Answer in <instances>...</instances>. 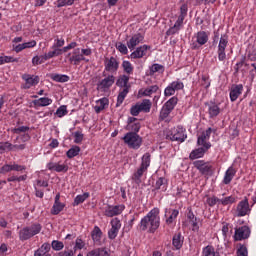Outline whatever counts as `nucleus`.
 <instances>
[{
  "label": "nucleus",
  "instance_id": "nucleus-56",
  "mask_svg": "<svg viewBox=\"0 0 256 256\" xmlns=\"http://www.w3.org/2000/svg\"><path fill=\"white\" fill-rule=\"evenodd\" d=\"M110 225L112 229L119 231L121 229V220L114 218L111 220Z\"/></svg>",
  "mask_w": 256,
  "mask_h": 256
},
{
  "label": "nucleus",
  "instance_id": "nucleus-20",
  "mask_svg": "<svg viewBox=\"0 0 256 256\" xmlns=\"http://www.w3.org/2000/svg\"><path fill=\"white\" fill-rule=\"evenodd\" d=\"M141 129V122H139V120H137V118L135 117H129L127 120V126H126V130L130 131V133H139Z\"/></svg>",
  "mask_w": 256,
  "mask_h": 256
},
{
  "label": "nucleus",
  "instance_id": "nucleus-53",
  "mask_svg": "<svg viewBox=\"0 0 256 256\" xmlns=\"http://www.w3.org/2000/svg\"><path fill=\"white\" fill-rule=\"evenodd\" d=\"M51 245L54 251H61L65 247V244L59 240H53Z\"/></svg>",
  "mask_w": 256,
  "mask_h": 256
},
{
  "label": "nucleus",
  "instance_id": "nucleus-24",
  "mask_svg": "<svg viewBox=\"0 0 256 256\" xmlns=\"http://www.w3.org/2000/svg\"><path fill=\"white\" fill-rule=\"evenodd\" d=\"M69 61L72 63V65H79L81 61H85V57L83 54H81V48H76L73 50Z\"/></svg>",
  "mask_w": 256,
  "mask_h": 256
},
{
  "label": "nucleus",
  "instance_id": "nucleus-8",
  "mask_svg": "<svg viewBox=\"0 0 256 256\" xmlns=\"http://www.w3.org/2000/svg\"><path fill=\"white\" fill-rule=\"evenodd\" d=\"M227 45H229V36L223 34L218 43L217 55L219 61H225L227 59V53L225 52Z\"/></svg>",
  "mask_w": 256,
  "mask_h": 256
},
{
  "label": "nucleus",
  "instance_id": "nucleus-55",
  "mask_svg": "<svg viewBox=\"0 0 256 256\" xmlns=\"http://www.w3.org/2000/svg\"><path fill=\"white\" fill-rule=\"evenodd\" d=\"M170 114H171V110L168 109L167 107L163 106L161 111H160V119H161V121L167 119Z\"/></svg>",
  "mask_w": 256,
  "mask_h": 256
},
{
  "label": "nucleus",
  "instance_id": "nucleus-43",
  "mask_svg": "<svg viewBox=\"0 0 256 256\" xmlns=\"http://www.w3.org/2000/svg\"><path fill=\"white\" fill-rule=\"evenodd\" d=\"M122 69H123L124 73H126L127 75H133L134 68H133V64H131V62L124 60L122 62Z\"/></svg>",
  "mask_w": 256,
  "mask_h": 256
},
{
  "label": "nucleus",
  "instance_id": "nucleus-60",
  "mask_svg": "<svg viewBox=\"0 0 256 256\" xmlns=\"http://www.w3.org/2000/svg\"><path fill=\"white\" fill-rule=\"evenodd\" d=\"M249 252L247 251V246L240 245L237 250V256H248Z\"/></svg>",
  "mask_w": 256,
  "mask_h": 256
},
{
  "label": "nucleus",
  "instance_id": "nucleus-26",
  "mask_svg": "<svg viewBox=\"0 0 256 256\" xmlns=\"http://www.w3.org/2000/svg\"><path fill=\"white\" fill-rule=\"evenodd\" d=\"M243 93V86L241 84L232 85L230 88V100L235 102L236 99H239V96Z\"/></svg>",
  "mask_w": 256,
  "mask_h": 256
},
{
  "label": "nucleus",
  "instance_id": "nucleus-47",
  "mask_svg": "<svg viewBox=\"0 0 256 256\" xmlns=\"http://www.w3.org/2000/svg\"><path fill=\"white\" fill-rule=\"evenodd\" d=\"M45 61H47L45 54L40 55V56H34L32 58V65H34V66L41 65V64L45 63Z\"/></svg>",
  "mask_w": 256,
  "mask_h": 256
},
{
  "label": "nucleus",
  "instance_id": "nucleus-14",
  "mask_svg": "<svg viewBox=\"0 0 256 256\" xmlns=\"http://www.w3.org/2000/svg\"><path fill=\"white\" fill-rule=\"evenodd\" d=\"M211 133V128H208L206 131L202 132V134L198 136L197 145L206 149H211V142H209V139L211 138Z\"/></svg>",
  "mask_w": 256,
  "mask_h": 256
},
{
  "label": "nucleus",
  "instance_id": "nucleus-9",
  "mask_svg": "<svg viewBox=\"0 0 256 256\" xmlns=\"http://www.w3.org/2000/svg\"><path fill=\"white\" fill-rule=\"evenodd\" d=\"M209 41V33L205 31H198L193 37L192 48L199 49Z\"/></svg>",
  "mask_w": 256,
  "mask_h": 256
},
{
  "label": "nucleus",
  "instance_id": "nucleus-6",
  "mask_svg": "<svg viewBox=\"0 0 256 256\" xmlns=\"http://www.w3.org/2000/svg\"><path fill=\"white\" fill-rule=\"evenodd\" d=\"M166 137L167 139H170V141L183 143V141L187 139V134H185V128H183V126H178L168 131Z\"/></svg>",
  "mask_w": 256,
  "mask_h": 256
},
{
  "label": "nucleus",
  "instance_id": "nucleus-49",
  "mask_svg": "<svg viewBox=\"0 0 256 256\" xmlns=\"http://www.w3.org/2000/svg\"><path fill=\"white\" fill-rule=\"evenodd\" d=\"M115 47L122 55H127V53H129L128 46L123 44V42H117Z\"/></svg>",
  "mask_w": 256,
  "mask_h": 256
},
{
  "label": "nucleus",
  "instance_id": "nucleus-29",
  "mask_svg": "<svg viewBox=\"0 0 256 256\" xmlns=\"http://www.w3.org/2000/svg\"><path fill=\"white\" fill-rule=\"evenodd\" d=\"M207 151H209V149H207L205 147H200V148L194 149L191 151L189 158L191 160L201 159L202 157L205 156V153H207Z\"/></svg>",
  "mask_w": 256,
  "mask_h": 256
},
{
  "label": "nucleus",
  "instance_id": "nucleus-44",
  "mask_svg": "<svg viewBox=\"0 0 256 256\" xmlns=\"http://www.w3.org/2000/svg\"><path fill=\"white\" fill-rule=\"evenodd\" d=\"M237 201V198L235 196H227L220 199V205H223L224 207L227 205H233Z\"/></svg>",
  "mask_w": 256,
  "mask_h": 256
},
{
  "label": "nucleus",
  "instance_id": "nucleus-10",
  "mask_svg": "<svg viewBox=\"0 0 256 256\" xmlns=\"http://www.w3.org/2000/svg\"><path fill=\"white\" fill-rule=\"evenodd\" d=\"M194 167L199 170L201 175H213V165L211 162H205V160H196L193 163Z\"/></svg>",
  "mask_w": 256,
  "mask_h": 256
},
{
  "label": "nucleus",
  "instance_id": "nucleus-4",
  "mask_svg": "<svg viewBox=\"0 0 256 256\" xmlns=\"http://www.w3.org/2000/svg\"><path fill=\"white\" fill-rule=\"evenodd\" d=\"M42 226L39 223H34L28 227H24L19 232L20 241H27L31 239V237H35V235H39L41 233Z\"/></svg>",
  "mask_w": 256,
  "mask_h": 256
},
{
  "label": "nucleus",
  "instance_id": "nucleus-52",
  "mask_svg": "<svg viewBox=\"0 0 256 256\" xmlns=\"http://www.w3.org/2000/svg\"><path fill=\"white\" fill-rule=\"evenodd\" d=\"M179 31H181V28L179 26H177L176 24H174L172 27H170L166 31V35H167V37H170V35H177V33H179Z\"/></svg>",
  "mask_w": 256,
  "mask_h": 256
},
{
  "label": "nucleus",
  "instance_id": "nucleus-28",
  "mask_svg": "<svg viewBox=\"0 0 256 256\" xmlns=\"http://www.w3.org/2000/svg\"><path fill=\"white\" fill-rule=\"evenodd\" d=\"M110 255L111 253L109 252V249L105 247L94 248L86 254V256H110Z\"/></svg>",
  "mask_w": 256,
  "mask_h": 256
},
{
  "label": "nucleus",
  "instance_id": "nucleus-42",
  "mask_svg": "<svg viewBox=\"0 0 256 256\" xmlns=\"http://www.w3.org/2000/svg\"><path fill=\"white\" fill-rule=\"evenodd\" d=\"M81 153V148L79 146H72L67 152L66 156L68 159H73V157H77Z\"/></svg>",
  "mask_w": 256,
  "mask_h": 256
},
{
  "label": "nucleus",
  "instance_id": "nucleus-23",
  "mask_svg": "<svg viewBox=\"0 0 256 256\" xmlns=\"http://www.w3.org/2000/svg\"><path fill=\"white\" fill-rule=\"evenodd\" d=\"M165 217H166V224L173 225L175 221L177 220V217H179V210L177 209H166L165 210Z\"/></svg>",
  "mask_w": 256,
  "mask_h": 256
},
{
  "label": "nucleus",
  "instance_id": "nucleus-63",
  "mask_svg": "<svg viewBox=\"0 0 256 256\" xmlns=\"http://www.w3.org/2000/svg\"><path fill=\"white\" fill-rule=\"evenodd\" d=\"M163 69V66H161L160 64H153L150 67V75H155V73H159V71H161Z\"/></svg>",
  "mask_w": 256,
  "mask_h": 256
},
{
  "label": "nucleus",
  "instance_id": "nucleus-62",
  "mask_svg": "<svg viewBox=\"0 0 256 256\" xmlns=\"http://www.w3.org/2000/svg\"><path fill=\"white\" fill-rule=\"evenodd\" d=\"M248 59L250 61H256V47H250L248 49Z\"/></svg>",
  "mask_w": 256,
  "mask_h": 256
},
{
  "label": "nucleus",
  "instance_id": "nucleus-19",
  "mask_svg": "<svg viewBox=\"0 0 256 256\" xmlns=\"http://www.w3.org/2000/svg\"><path fill=\"white\" fill-rule=\"evenodd\" d=\"M63 209H65V203L61 202V194L58 193L54 198V204L50 213L51 215H59Z\"/></svg>",
  "mask_w": 256,
  "mask_h": 256
},
{
  "label": "nucleus",
  "instance_id": "nucleus-12",
  "mask_svg": "<svg viewBox=\"0 0 256 256\" xmlns=\"http://www.w3.org/2000/svg\"><path fill=\"white\" fill-rule=\"evenodd\" d=\"M184 87L185 85L181 80L173 81L164 89V95L165 97H172L176 91H181Z\"/></svg>",
  "mask_w": 256,
  "mask_h": 256
},
{
  "label": "nucleus",
  "instance_id": "nucleus-39",
  "mask_svg": "<svg viewBox=\"0 0 256 256\" xmlns=\"http://www.w3.org/2000/svg\"><path fill=\"white\" fill-rule=\"evenodd\" d=\"M202 256H219V252L215 251V247L208 245L203 248Z\"/></svg>",
  "mask_w": 256,
  "mask_h": 256
},
{
  "label": "nucleus",
  "instance_id": "nucleus-37",
  "mask_svg": "<svg viewBox=\"0 0 256 256\" xmlns=\"http://www.w3.org/2000/svg\"><path fill=\"white\" fill-rule=\"evenodd\" d=\"M89 195L90 194L88 192L77 195L74 198L73 206L77 207V205H81V203H85V201H87V199H89Z\"/></svg>",
  "mask_w": 256,
  "mask_h": 256
},
{
  "label": "nucleus",
  "instance_id": "nucleus-64",
  "mask_svg": "<svg viewBox=\"0 0 256 256\" xmlns=\"http://www.w3.org/2000/svg\"><path fill=\"white\" fill-rule=\"evenodd\" d=\"M85 247V242L81 240V238H77L75 241L74 251L76 252L77 249H83Z\"/></svg>",
  "mask_w": 256,
  "mask_h": 256
},
{
  "label": "nucleus",
  "instance_id": "nucleus-54",
  "mask_svg": "<svg viewBox=\"0 0 256 256\" xmlns=\"http://www.w3.org/2000/svg\"><path fill=\"white\" fill-rule=\"evenodd\" d=\"M58 256H75V250L66 246L63 251L58 253Z\"/></svg>",
  "mask_w": 256,
  "mask_h": 256
},
{
  "label": "nucleus",
  "instance_id": "nucleus-7",
  "mask_svg": "<svg viewBox=\"0 0 256 256\" xmlns=\"http://www.w3.org/2000/svg\"><path fill=\"white\" fill-rule=\"evenodd\" d=\"M145 42V33L143 32H136L131 36L127 37L126 45L130 51H133L137 45H141V43Z\"/></svg>",
  "mask_w": 256,
  "mask_h": 256
},
{
  "label": "nucleus",
  "instance_id": "nucleus-59",
  "mask_svg": "<svg viewBox=\"0 0 256 256\" xmlns=\"http://www.w3.org/2000/svg\"><path fill=\"white\" fill-rule=\"evenodd\" d=\"M65 45V39L63 38H56L54 40V44L52 46V49H59V47H63Z\"/></svg>",
  "mask_w": 256,
  "mask_h": 256
},
{
  "label": "nucleus",
  "instance_id": "nucleus-61",
  "mask_svg": "<svg viewBox=\"0 0 256 256\" xmlns=\"http://www.w3.org/2000/svg\"><path fill=\"white\" fill-rule=\"evenodd\" d=\"M74 137V143H82L84 135L81 133V131H76L73 133Z\"/></svg>",
  "mask_w": 256,
  "mask_h": 256
},
{
  "label": "nucleus",
  "instance_id": "nucleus-31",
  "mask_svg": "<svg viewBox=\"0 0 256 256\" xmlns=\"http://www.w3.org/2000/svg\"><path fill=\"white\" fill-rule=\"evenodd\" d=\"M53 103V99L49 97H41L33 101L36 107H49Z\"/></svg>",
  "mask_w": 256,
  "mask_h": 256
},
{
  "label": "nucleus",
  "instance_id": "nucleus-34",
  "mask_svg": "<svg viewBox=\"0 0 256 256\" xmlns=\"http://www.w3.org/2000/svg\"><path fill=\"white\" fill-rule=\"evenodd\" d=\"M145 172H147V170H144L143 168H139L136 172H134L131 179L135 185H141V177H143Z\"/></svg>",
  "mask_w": 256,
  "mask_h": 256
},
{
  "label": "nucleus",
  "instance_id": "nucleus-41",
  "mask_svg": "<svg viewBox=\"0 0 256 256\" xmlns=\"http://www.w3.org/2000/svg\"><path fill=\"white\" fill-rule=\"evenodd\" d=\"M52 81H56V83H67L69 81V76L65 74H51Z\"/></svg>",
  "mask_w": 256,
  "mask_h": 256
},
{
  "label": "nucleus",
  "instance_id": "nucleus-18",
  "mask_svg": "<svg viewBox=\"0 0 256 256\" xmlns=\"http://www.w3.org/2000/svg\"><path fill=\"white\" fill-rule=\"evenodd\" d=\"M151 49V46L144 44L139 47H137L131 54L130 58L131 59H143L145 55H147V51Z\"/></svg>",
  "mask_w": 256,
  "mask_h": 256
},
{
  "label": "nucleus",
  "instance_id": "nucleus-40",
  "mask_svg": "<svg viewBox=\"0 0 256 256\" xmlns=\"http://www.w3.org/2000/svg\"><path fill=\"white\" fill-rule=\"evenodd\" d=\"M52 49V51H49L48 53L44 54L46 57V61H49V59H53V57H59V55H63V50H61V48Z\"/></svg>",
  "mask_w": 256,
  "mask_h": 256
},
{
  "label": "nucleus",
  "instance_id": "nucleus-3",
  "mask_svg": "<svg viewBox=\"0 0 256 256\" xmlns=\"http://www.w3.org/2000/svg\"><path fill=\"white\" fill-rule=\"evenodd\" d=\"M129 149H139L143 145V138L135 132H127L122 138Z\"/></svg>",
  "mask_w": 256,
  "mask_h": 256
},
{
  "label": "nucleus",
  "instance_id": "nucleus-1",
  "mask_svg": "<svg viewBox=\"0 0 256 256\" xmlns=\"http://www.w3.org/2000/svg\"><path fill=\"white\" fill-rule=\"evenodd\" d=\"M160 225L161 217L159 216V208H153L140 221L141 231H149V233H155V230L159 229Z\"/></svg>",
  "mask_w": 256,
  "mask_h": 256
},
{
  "label": "nucleus",
  "instance_id": "nucleus-15",
  "mask_svg": "<svg viewBox=\"0 0 256 256\" xmlns=\"http://www.w3.org/2000/svg\"><path fill=\"white\" fill-rule=\"evenodd\" d=\"M251 213V208H249V200L244 199L240 201L236 207V217H245Z\"/></svg>",
  "mask_w": 256,
  "mask_h": 256
},
{
  "label": "nucleus",
  "instance_id": "nucleus-5",
  "mask_svg": "<svg viewBox=\"0 0 256 256\" xmlns=\"http://www.w3.org/2000/svg\"><path fill=\"white\" fill-rule=\"evenodd\" d=\"M152 106H153V103H151V100L144 99L141 102H137L135 105H133L130 108V114L133 117H137L139 113H150Z\"/></svg>",
  "mask_w": 256,
  "mask_h": 256
},
{
  "label": "nucleus",
  "instance_id": "nucleus-51",
  "mask_svg": "<svg viewBox=\"0 0 256 256\" xmlns=\"http://www.w3.org/2000/svg\"><path fill=\"white\" fill-rule=\"evenodd\" d=\"M207 203L209 207H215V205H221V199L217 198V196H212L207 199Z\"/></svg>",
  "mask_w": 256,
  "mask_h": 256
},
{
  "label": "nucleus",
  "instance_id": "nucleus-46",
  "mask_svg": "<svg viewBox=\"0 0 256 256\" xmlns=\"http://www.w3.org/2000/svg\"><path fill=\"white\" fill-rule=\"evenodd\" d=\"M19 59L13 56H0V65H5V63H17Z\"/></svg>",
  "mask_w": 256,
  "mask_h": 256
},
{
  "label": "nucleus",
  "instance_id": "nucleus-38",
  "mask_svg": "<svg viewBox=\"0 0 256 256\" xmlns=\"http://www.w3.org/2000/svg\"><path fill=\"white\" fill-rule=\"evenodd\" d=\"M129 94V88H123L117 97V103H116V107H119L120 105L123 104V101H125V97H127V95Z\"/></svg>",
  "mask_w": 256,
  "mask_h": 256
},
{
  "label": "nucleus",
  "instance_id": "nucleus-11",
  "mask_svg": "<svg viewBox=\"0 0 256 256\" xmlns=\"http://www.w3.org/2000/svg\"><path fill=\"white\" fill-rule=\"evenodd\" d=\"M125 211V205H106L104 207V215L106 217H117V215H121Z\"/></svg>",
  "mask_w": 256,
  "mask_h": 256
},
{
  "label": "nucleus",
  "instance_id": "nucleus-13",
  "mask_svg": "<svg viewBox=\"0 0 256 256\" xmlns=\"http://www.w3.org/2000/svg\"><path fill=\"white\" fill-rule=\"evenodd\" d=\"M104 71L105 73H116L119 71V61L115 57L105 58L104 60Z\"/></svg>",
  "mask_w": 256,
  "mask_h": 256
},
{
  "label": "nucleus",
  "instance_id": "nucleus-27",
  "mask_svg": "<svg viewBox=\"0 0 256 256\" xmlns=\"http://www.w3.org/2000/svg\"><path fill=\"white\" fill-rule=\"evenodd\" d=\"M208 107V115L210 119H215V117H218L219 113H221V108L213 102H210L206 104Z\"/></svg>",
  "mask_w": 256,
  "mask_h": 256
},
{
  "label": "nucleus",
  "instance_id": "nucleus-16",
  "mask_svg": "<svg viewBox=\"0 0 256 256\" xmlns=\"http://www.w3.org/2000/svg\"><path fill=\"white\" fill-rule=\"evenodd\" d=\"M251 235V230L247 226H242L235 229L234 241H243L249 239Z\"/></svg>",
  "mask_w": 256,
  "mask_h": 256
},
{
  "label": "nucleus",
  "instance_id": "nucleus-45",
  "mask_svg": "<svg viewBox=\"0 0 256 256\" xmlns=\"http://www.w3.org/2000/svg\"><path fill=\"white\" fill-rule=\"evenodd\" d=\"M156 189H162V191H167V179L160 177L155 184Z\"/></svg>",
  "mask_w": 256,
  "mask_h": 256
},
{
  "label": "nucleus",
  "instance_id": "nucleus-22",
  "mask_svg": "<svg viewBox=\"0 0 256 256\" xmlns=\"http://www.w3.org/2000/svg\"><path fill=\"white\" fill-rule=\"evenodd\" d=\"M16 149L23 150L25 149V145H13L10 142H0V155H3V153H7L9 151H15Z\"/></svg>",
  "mask_w": 256,
  "mask_h": 256
},
{
  "label": "nucleus",
  "instance_id": "nucleus-25",
  "mask_svg": "<svg viewBox=\"0 0 256 256\" xmlns=\"http://www.w3.org/2000/svg\"><path fill=\"white\" fill-rule=\"evenodd\" d=\"M107 107H109V99L107 97H103L96 100L94 111L95 113H101V111H105Z\"/></svg>",
  "mask_w": 256,
  "mask_h": 256
},
{
  "label": "nucleus",
  "instance_id": "nucleus-36",
  "mask_svg": "<svg viewBox=\"0 0 256 256\" xmlns=\"http://www.w3.org/2000/svg\"><path fill=\"white\" fill-rule=\"evenodd\" d=\"M150 165H151V154L145 153L142 156V162L140 165V169H144V171H147V169H149Z\"/></svg>",
  "mask_w": 256,
  "mask_h": 256
},
{
  "label": "nucleus",
  "instance_id": "nucleus-50",
  "mask_svg": "<svg viewBox=\"0 0 256 256\" xmlns=\"http://www.w3.org/2000/svg\"><path fill=\"white\" fill-rule=\"evenodd\" d=\"M101 235H103L101 228H99V226H95L94 230L92 231L93 241H99V239H101Z\"/></svg>",
  "mask_w": 256,
  "mask_h": 256
},
{
  "label": "nucleus",
  "instance_id": "nucleus-21",
  "mask_svg": "<svg viewBox=\"0 0 256 256\" xmlns=\"http://www.w3.org/2000/svg\"><path fill=\"white\" fill-rule=\"evenodd\" d=\"M22 79L25 81L24 89H31V87L39 85V76L24 74Z\"/></svg>",
  "mask_w": 256,
  "mask_h": 256
},
{
  "label": "nucleus",
  "instance_id": "nucleus-58",
  "mask_svg": "<svg viewBox=\"0 0 256 256\" xmlns=\"http://www.w3.org/2000/svg\"><path fill=\"white\" fill-rule=\"evenodd\" d=\"M74 1L77 0H58L57 7H67L73 5Z\"/></svg>",
  "mask_w": 256,
  "mask_h": 256
},
{
  "label": "nucleus",
  "instance_id": "nucleus-33",
  "mask_svg": "<svg viewBox=\"0 0 256 256\" xmlns=\"http://www.w3.org/2000/svg\"><path fill=\"white\" fill-rule=\"evenodd\" d=\"M117 87H121L123 89L128 88L129 89V76L123 74L120 75L116 81Z\"/></svg>",
  "mask_w": 256,
  "mask_h": 256
},
{
  "label": "nucleus",
  "instance_id": "nucleus-57",
  "mask_svg": "<svg viewBox=\"0 0 256 256\" xmlns=\"http://www.w3.org/2000/svg\"><path fill=\"white\" fill-rule=\"evenodd\" d=\"M68 111H67V106L62 105L60 106L57 110H56V115L57 117L61 118V117H65V115H67Z\"/></svg>",
  "mask_w": 256,
  "mask_h": 256
},
{
  "label": "nucleus",
  "instance_id": "nucleus-35",
  "mask_svg": "<svg viewBox=\"0 0 256 256\" xmlns=\"http://www.w3.org/2000/svg\"><path fill=\"white\" fill-rule=\"evenodd\" d=\"M159 90V86L152 85L148 86L146 89L140 91V93L143 95V97H151V95L157 93Z\"/></svg>",
  "mask_w": 256,
  "mask_h": 256
},
{
  "label": "nucleus",
  "instance_id": "nucleus-48",
  "mask_svg": "<svg viewBox=\"0 0 256 256\" xmlns=\"http://www.w3.org/2000/svg\"><path fill=\"white\" fill-rule=\"evenodd\" d=\"M177 101V97H172L164 104V106L166 107V109L173 111L175 109V105H177Z\"/></svg>",
  "mask_w": 256,
  "mask_h": 256
},
{
  "label": "nucleus",
  "instance_id": "nucleus-2",
  "mask_svg": "<svg viewBox=\"0 0 256 256\" xmlns=\"http://www.w3.org/2000/svg\"><path fill=\"white\" fill-rule=\"evenodd\" d=\"M103 79L98 81L97 83V90L101 93H109L113 85H115V75L108 74L103 71L102 73Z\"/></svg>",
  "mask_w": 256,
  "mask_h": 256
},
{
  "label": "nucleus",
  "instance_id": "nucleus-17",
  "mask_svg": "<svg viewBox=\"0 0 256 256\" xmlns=\"http://www.w3.org/2000/svg\"><path fill=\"white\" fill-rule=\"evenodd\" d=\"M46 167L49 171H56V173H67L69 171V166L61 162H49Z\"/></svg>",
  "mask_w": 256,
  "mask_h": 256
},
{
  "label": "nucleus",
  "instance_id": "nucleus-32",
  "mask_svg": "<svg viewBox=\"0 0 256 256\" xmlns=\"http://www.w3.org/2000/svg\"><path fill=\"white\" fill-rule=\"evenodd\" d=\"M183 241H184L183 235H181V233H176L173 236L172 245L173 247H175V249L179 250L183 247Z\"/></svg>",
  "mask_w": 256,
  "mask_h": 256
},
{
  "label": "nucleus",
  "instance_id": "nucleus-30",
  "mask_svg": "<svg viewBox=\"0 0 256 256\" xmlns=\"http://www.w3.org/2000/svg\"><path fill=\"white\" fill-rule=\"evenodd\" d=\"M237 171L233 166H230L227 171L225 172L224 179H223V184L224 185H229L231 181H233V177H235Z\"/></svg>",
  "mask_w": 256,
  "mask_h": 256
}]
</instances>
